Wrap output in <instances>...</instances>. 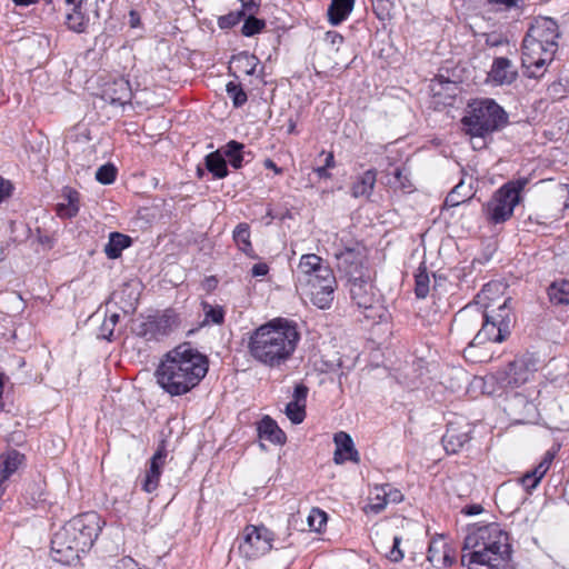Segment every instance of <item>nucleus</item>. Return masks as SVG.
Instances as JSON below:
<instances>
[{"mask_svg":"<svg viewBox=\"0 0 569 569\" xmlns=\"http://www.w3.org/2000/svg\"><path fill=\"white\" fill-rule=\"evenodd\" d=\"M23 461V455L18 451H10L0 457V472L9 478L14 473Z\"/></svg>","mask_w":569,"mask_h":569,"instance_id":"28","label":"nucleus"},{"mask_svg":"<svg viewBox=\"0 0 569 569\" xmlns=\"http://www.w3.org/2000/svg\"><path fill=\"white\" fill-rule=\"evenodd\" d=\"M9 478L6 477V475H2L0 472V498L2 497V495L4 493V490H6V481L8 480Z\"/></svg>","mask_w":569,"mask_h":569,"instance_id":"59","label":"nucleus"},{"mask_svg":"<svg viewBox=\"0 0 569 569\" xmlns=\"http://www.w3.org/2000/svg\"><path fill=\"white\" fill-rule=\"evenodd\" d=\"M167 450L162 442L150 460V467L146 472L142 488L146 492H152L158 488L161 471L166 465Z\"/></svg>","mask_w":569,"mask_h":569,"instance_id":"15","label":"nucleus"},{"mask_svg":"<svg viewBox=\"0 0 569 569\" xmlns=\"http://www.w3.org/2000/svg\"><path fill=\"white\" fill-rule=\"evenodd\" d=\"M259 63L254 54L248 52H240L232 57L229 69L234 72L244 73L247 76L253 74Z\"/></svg>","mask_w":569,"mask_h":569,"instance_id":"22","label":"nucleus"},{"mask_svg":"<svg viewBox=\"0 0 569 569\" xmlns=\"http://www.w3.org/2000/svg\"><path fill=\"white\" fill-rule=\"evenodd\" d=\"M273 533L264 526H247L238 546L240 556L254 560L271 550Z\"/></svg>","mask_w":569,"mask_h":569,"instance_id":"8","label":"nucleus"},{"mask_svg":"<svg viewBox=\"0 0 569 569\" xmlns=\"http://www.w3.org/2000/svg\"><path fill=\"white\" fill-rule=\"evenodd\" d=\"M117 169L113 164L101 166L96 172V179L103 184L112 183L116 179Z\"/></svg>","mask_w":569,"mask_h":569,"instance_id":"38","label":"nucleus"},{"mask_svg":"<svg viewBox=\"0 0 569 569\" xmlns=\"http://www.w3.org/2000/svg\"><path fill=\"white\" fill-rule=\"evenodd\" d=\"M550 462H551L550 458L543 459V461H541L539 463V466L532 471V473H527L523 477V479H522L523 483L535 488L539 483L541 478L545 476L547 470L549 469Z\"/></svg>","mask_w":569,"mask_h":569,"instance_id":"33","label":"nucleus"},{"mask_svg":"<svg viewBox=\"0 0 569 569\" xmlns=\"http://www.w3.org/2000/svg\"><path fill=\"white\" fill-rule=\"evenodd\" d=\"M68 27L77 32H81L86 27V18L80 11V7H74L73 11L67 16Z\"/></svg>","mask_w":569,"mask_h":569,"instance_id":"36","label":"nucleus"},{"mask_svg":"<svg viewBox=\"0 0 569 569\" xmlns=\"http://www.w3.org/2000/svg\"><path fill=\"white\" fill-rule=\"evenodd\" d=\"M528 182V178H519L498 189L485 208L487 219L493 223L508 220L512 216L515 207L520 202V192Z\"/></svg>","mask_w":569,"mask_h":569,"instance_id":"7","label":"nucleus"},{"mask_svg":"<svg viewBox=\"0 0 569 569\" xmlns=\"http://www.w3.org/2000/svg\"><path fill=\"white\" fill-rule=\"evenodd\" d=\"M429 276L426 272H419L416 276L415 292L418 298H426L429 292Z\"/></svg>","mask_w":569,"mask_h":569,"instance_id":"40","label":"nucleus"},{"mask_svg":"<svg viewBox=\"0 0 569 569\" xmlns=\"http://www.w3.org/2000/svg\"><path fill=\"white\" fill-rule=\"evenodd\" d=\"M206 166L217 178H224L228 173L226 160L219 151L206 157Z\"/></svg>","mask_w":569,"mask_h":569,"instance_id":"29","label":"nucleus"},{"mask_svg":"<svg viewBox=\"0 0 569 569\" xmlns=\"http://www.w3.org/2000/svg\"><path fill=\"white\" fill-rule=\"evenodd\" d=\"M208 371L207 358L189 343L170 350L161 360L156 377L168 393L180 396L194 388Z\"/></svg>","mask_w":569,"mask_h":569,"instance_id":"3","label":"nucleus"},{"mask_svg":"<svg viewBox=\"0 0 569 569\" xmlns=\"http://www.w3.org/2000/svg\"><path fill=\"white\" fill-rule=\"evenodd\" d=\"M258 432L261 439L268 440L274 445H283L286 442L284 432L278 427L277 422L269 416L262 418L258 425Z\"/></svg>","mask_w":569,"mask_h":569,"instance_id":"20","label":"nucleus"},{"mask_svg":"<svg viewBox=\"0 0 569 569\" xmlns=\"http://www.w3.org/2000/svg\"><path fill=\"white\" fill-rule=\"evenodd\" d=\"M473 196L471 178L469 181L466 179H461V181L452 189V191L447 196L445 206L446 207H457L460 203L469 200Z\"/></svg>","mask_w":569,"mask_h":569,"instance_id":"23","label":"nucleus"},{"mask_svg":"<svg viewBox=\"0 0 569 569\" xmlns=\"http://www.w3.org/2000/svg\"><path fill=\"white\" fill-rule=\"evenodd\" d=\"M38 0H13V2L17 4V6H29V4H32L34 2H37Z\"/></svg>","mask_w":569,"mask_h":569,"instance_id":"61","label":"nucleus"},{"mask_svg":"<svg viewBox=\"0 0 569 569\" xmlns=\"http://www.w3.org/2000/svg\"><path fill=\"white\" fill-rule=\"evenodd\" d=\"M328 168L326 167H318L315 169L316 173L320 177V178H330V173L327 171Z\"/></svg>","mask_w":569,"mask_h":569,"instance_id":"56","label":"nucleus"},{"mask_svg":"<svg viewBox=\"0 0 569 569\" xmlns=\"http://www.w3.org/2000/svg\"><path fill=\"white\" fill-rule=\"evenodd\" d=\"M510 302L506 283L491 281L483 286L473 303L459 310L455 317L457 328L468 330L481 325L463 351L467 360L487 362L498 352V345L510 335L513 316Z\"/></svg>","mask_w":569,"mask_h":569,"instance_id":"1","label":"nucleus"},{"mask_svg":"<svg viewBox=\"0 0 569 569\" xmlns=\"http://www.w3.org/2000/svg\"><path fill=\"white\" fill-rule=\"evenodd\" d=\"M69 4H73L74 7H81L84 0H66Z\"/></svg>","mask_w":569,"mask_h":569,"instance_id":"63","label":"nucleus"},{"mask_svg":"<svg viewBox=\"0 0 569 569\" xmlns=\"http://www.w3.org/2000/svg\"><path fill=\"white\" fill-rule=\"evenodd\" d=\"M242 6V11L246 14H254L259 7L260 0H239Z\"/></svg>","mask_w":569,"mask_h":569,"instance_id":"52","label":"nucleus"},{"mask_svg":"<svg viewBox=\"0 0 569 569\" xmlns=\"http://www.w3.org/2000/svg\"><path fill=\"white\" fill-rule=\"evenodd\" d=\"M297 284L307 289L311 302L319 309H328L337 288L331 268L315 253L302 254L295 270Z\"/></svg>","mask_w":569,"mask_h":569,"instance_id":"5","label":"nucleus"},{"mask_svg":"<svg viewBox=\"0 0 569 569\" xmlns=\"http://www.w3.org/2000/svg\"><path fill=\"white\" fill-rule=\"evenodd\" d=\"M333 441L336 443L333 458L336 463H343L346 460L359 461V453L355 449L353 441L348 433L343 431L336 433Z\"/></svg>","mask_w":569,"mask_h":569,"instance_id":"17","label":"nucleus"},{"mask_svg":"<svg viewBox=\"0 0 569 569\" xmlns=\"http://www.w3.org/2000/svg\"><path fill=\"white\" fill-rule=\"evenodd\" d=\"M548 296L553 305H569V281L562 279L552 282Z\"/></svg>","mask_w":569,"mask_h":569,"instance_id":"27","label":"nucleus"},{"mask_svg":"<svg viewBox=\"0 0 569 569\" xmlns=\"http://www.w3.org/2000/svg\"><path fill=\"white\" fill-rule=\"evenodd\" d=\"M510 557L509 536L499 525L469 528L461 556V565L466 569H505Z\"/></svg>","mask_w":569,"mask_h":569,"instance_id":"2","label":"nucleus"},{"mask_svg":"<svg viewBox=\"0 0 569 569\" xmlns=\"http://www.w3.org/2000/svg\"><path fill=\"white\" fill-rule=\"evenodd\" d=\"M400 542H401V539L399 537H395L393 546H392L391 550L387 553L388 559H390L393 562H399L400 560L403 559V552L399 548Z\"/></svg>","mask_w":569,"mask_h":569,"instance_id":"47","label":"nucleus"},{"mask_svg":"<svg viewBox=\"0 0 569 569\" xmlns=\"http://www.w3.org/2000/svg\"><path fill=\"white\" fill-rule=\"evenodd\" d=\"M66 202L58 204V213L63 218L74 217L79 211V193L72 189H66L63 192Z\"/></svg>","mask_w":569,"mask_h":569,"instance_id":"26","label":"nucleus"},{"mask_svg":"<svg viewBox=\"0 0 569 569\" xmlns=\"http://www.w3.org/2000/svg\"><path fill=\"white\" fill-rule=\"evenodd\" d=\"M350 296L353 302L362 309H371L377 302V296L369 278L351 277Z\"/></svg>","mask_w":569,"mask_h":569,"instance_id":"13","label":"nucleus"},{"mask_svg":"<svg viewBox=\"0 0 569 569\" xmlns=\"http://www.w3.org/2000/svg\"><path fill=\"white\" fill-rule=\"evenodd\" d=\"M506 121V113L493 100H479L469 104L468 114L463 117L462 124L467 133L473 137L497 130Z\"/></svg>","mask_w":569,"mask_h":569,"instance_id":"6","label":"nucleus"},{"mask_svg":"<svg viewBox=\"0 0 569 569\" xmlns=\"http://www.w3.org/2000/svg\"><path fill=\"white\" fill-rule=\"evenodd\" d=\"M131 88L129 81L121 78L110 83L103 91V98L110 103L126 104L131 100Z\"/></svg>","mask_w":569,"mask_h":569,"instance_id":"18","label":"nucleus"},{"mask_svg":"<svg viewBox=\"0 0 569 569\" xmlns=\"http://www.w3.org/2000/svg\"><path fill=\"white\" fill-rule=\"evenodd\" d=\"M553 197L556 200L562 201L560 211L569 208V186L558 184L553 190Z\"/></svg>","mask_w":569,"mask_h":569,"instance_id":"43","label":"nucleus"},{"mask_svg":"<svg viewBox=\"0 0 569 569\" xmlns=\"http://www.w3.org/2000/svg\"><path fill=\"white\" fill-rule=\"evenodd\" d=\"M490 3L502 4L506 8H511L517 4L519 0H488Z\"/></svg>","mask_w":569,"mask_h":569,"instance_id":"54","label":"nucleus"},{"mask_svg":"<svg viewBox=\"0 0 569 569\" xmlns=\"http://www.w3.org/2000/svg\"><path fill=\"white\" fill-rule=\"evenodd\" d=\"M286 415L292 423H301L306 418V405L290 401L286 406Z\"/></svg>","mask_w":569,"mask_h":569,"instance_id":"35","label":"nucleus"},{"mask_svg":"<svg viewBox=\"0 0 569 569\" xmlns=\"http://www.w3.org/2000/svg\"><path fill=\"white\" fill-rule=\"evenodd\" d=\"M521 405H523V411L526 413L531 412L533 409L532 402L527 401L521 395L515 396V398L511 400L510 409L513 410Z\"/></svg>","mask_w":569,"mask_h":569,"instance_id":"48","label":"nucleus"},{"mask_svg":"<svg viewBox=\"0 0 569 569\" xmlns=\"http://www.w3.org/2000/svg\"><path fill=\"white\" fill-rule=\"evenodd\" d=\"M528 37L537 40L546 48L556 51L557 39L559 37L558 26L551 18H540L530 28L527 33Z\"/></svg>","mask_w":569,"mask_h":569,"instance_id":"12","label":"nucleus"},{"mask_svg":"<svg viewBox=\"0 0 569 569\" xmlns=\"http://www.w3.org/2000/svg\"><path fill=\"white\" fill-rule=\"evenodd\" d=\"M204 323L219 325L223 321V311L221 308H213L209 305H204Z\"/></svg>","mask_w":569,"mask_h":569,"instance_id":"41","label":"nucleus"},{"mask_svg":"<svg viewBox=\"0 0 569 569\" xmlns=\"http://www.w3.org/2000/svg\"><path fill=\"white\" fill-rule=\"evenodd\" d=\"M119 321V315L118 313H112L110 315L107 319H104L102 326H101V336L104 338V339H108L110 340L112 335H113V330H114V327L117 326Z\"/></svg>","mask_w":569,"mask_h":569,"instance_id":"42","label":"nucleus"},{"mask_svg":"<svg viewBox=\"0 0 569 569\" xmlns=\"http://www.w3.org/2000/svg\"><path fill=\"white\" fill-rule=\"evenodd\" d=\"M482 507L480 505H473L470 507H467L465 512L469 516L479 515L482 512Z\"/></svg>","mask_w":569,"mask_h":569,"instance_id":"55","label":"nucleus"},{"mask_svg":"<svg viewBox=\"0 0 569 569\" xmlns=\"http://www.w3.org/2000/svg\"><path fill=\"white\" fill-rule=\"evenodd\" d=\"M269 271V267L263 263V262H260V263H256L252 269H251V274L253 277H262V276H266Z\"/></svg>","mask_w":569,"mask_h":569,"instance_id":"53","label":"nucleus"},{"mask_svg":"<svg viewBox=\"0 0 569 569\" xmlns=\"http://www.w3.org/2000/svg\"><path fill=\"white\" fill-rule=\"evenodd\" d=\"M401 173H402V172H401V169H399V168H398V169H396V171H395V177H396L397 179H400Z\"/></svg>","mask_w":569,"mask_h":569,"instance_id":"64","label":"nucleus"},{"mask_svg":"<svg viewBox=\"0 0 569 569\" xmlns=\"http://www.w3.org/2000/svg\"><path fill=\"white\" fill-rule=\"evenodd\" d=\"M518 77V70L511 60L505 57L496 58L488 72V81L496 86L511 84Z\"/></svg>","mask_w":569,"mask_h":569,"instance_id":"14","label":"nucleus"},{"mask_svg":"<svg viewBox=\"0 0 569 569\" xmlns=\"http://www.w3.org/2000/svg\"><path fill=\"white\" fill-rule=\"evenodd\" d=\"M469 431L450 423L443 436V445L448 452L456 453L469 441Z\"/></svg>","mask_w":569,"mask_h":569,"instance_id":"19","label":"nucleus"},{"mask_svg":"<svg viewBox=\"0 0 569 569\" xmlns=\"http://www.w3.org/2000/svg\"><path fill=\"white\" fill-rule=\"evenodd\" d=\"M227 91L232 97L234 106L239 107L247 101V94L236 83L229 82Z\"/></svg>","mask_w":569,"mask_h":569,"instance_id":"44","label":"nucleus"},{"mask_svg":"<svg viewBox=\"0 0 569 569\" xmlns=\"http://www.w3.org/2000/svg\"><path fill=\"white\" fill-rule=\"evenodd\" d=\"M323 167H326V168L335 167V159H333V154L331 152L326 154V161H325Z\"/></svg>","mask_w":569,"mask_h":569,"instance_id":"57","label":"nucleus"},{"mask_svg":"<svg viewBox=\"0 0 569 569\" xmlns=\"http://www.w3.org/2000/svg\"><path fill=\"white\" fill-rule=\"evenodd\" d=\"M308 388L303 385H297L293 391V399L291 401L306 405Z\"/></svg>","mask_w":569,"mask_h":569,"instance_id":"49","label":"nucleus"},{"mask_svg":"<svg viewBox=\"0 0 569 569\" xmlns=\"http://www.w3.org/2000/svg\"><path fill=\"white\" fill-rule=\"evenodd\" d=\"M131 240L128 236L119 232H112L109 237V242L104 247V252L108 258L116 259L121 254V251L128 248Z\"/></svg>","mask_w":569,"mask_h":569,"instance_id":"25","label":"nucleus"},{"mask_svg":"<svg viewBox=\"0 0 569 569\" xmlns=\"http://www.w3.org/2000/svg\"><path fill=\"white\" fill-rule=\"evenodd\" d=\"M264 166H266V168H268V169H272L276 173H281V169H280V168H278V167L276 166V163H274L272 160H270V159H267V160L264 161Z\"/></svg>","mask_w":569,"mask_h":569,"instance_id":"58","label":"nucleus"},{"mask_svg":"<svg viewBox=\"0 0 569 569\" xmlns=\"http://www.w3.org/2000/svg\"><path fill=\"white\" fill-rule=\"evenodd\" d=\"M233 239L242 252L248 256L251 254L252 247L250 242L249 226L247 223H240L236 227L233 231Z\"/></svg>","mask_w":569,"mask_h":569,"instance_id":"30","label":"nucleus"},{"mask_svg":"<svg viewBox=\"0 0 569 569\" xmlns=\"http://www.w3.org/2000/svg\"><path fill=\"white\" fill-rule=\"evenodd\" d=\"M39 241L44 244L47 248H51L52 246V241H51V238L46 236V237H39Z\"/></svg>","mask_w":569,"mask_h":569,"instance_id":"60","label":"nucleus"},{"mask_svg":"<svg viewBox=\"0 0 569 569\" xmlns=\"http://www.w3.org/2000/svg\"><path fill=\"white\" fill-rule=\"evenodd\" d=\"M335 257L338 260L339 268L349 272V267L359 261L360 253L353 248H345L335 252Z\"/></svg>","mask_w":569,"mask_h":569,"instance_id":"31","label":"nucleus"},{"mask_svg":"<svg viewBox=\"0 0 569 569\" xmlns=\"http://www.w3.org/2000/svg\"><path fill=\"white\" fill-rule=\"evenodd\" d=\"M243 148V144L237 142V141H230L226 146L224 154L229 159V162L233 168H240L242 164V153L241 150Z\"/></svg>","mask_w":569,"mask_h":569,"instance_id":"34","label":"nucleus"},{"mask_svg":"<svg viewBox=\"0 0 569 569\" xmlns=\"http://www.w3.org/2000/svg\"><path fill=\"white\" fill-rule=\"evenodd\" d=\"M243 16H246L243 11L231 12L229 14L222 16L219 18V27L222 29L231 28L237 24Z\"/></svg>","mask_w":569,"mask_h":569,"instance_id":"45","label":"nucleus"},{"mask_svg":"<svg viewBox=\"0 0 569 569\" xmlns=\"http://www.w3.org/2000/svg\"><path fill=\"white\" fill-rule=\"evenodd\" d=\"M383 486L376 487L372 496L370 497L369 505L365 508L366 512L379 513L388 505L385 493Z\"/></svg>","mask_w":569,"mask_h":569,"instance_id":"32","label":"nucleus"},{"mask_svg":"<svg viewBox=\"0 0 569 569\" xmlns=\"http://www.w3.org/2000/svg\"><path fill=\"white\" fill-rule=\"evenodd\" d=\"M326 41L332 47V49L338 50L339 44H341L343 41V38L336 31H328L326 33Z\"/></svg>","mask_w":569,"mask_h":569,"instance_id":"50","label":"nucleus"},{"mask_svg":"<svg viewBox=\"0 0 569 569\" xmlns=\"http://www.w3.org/2000/svg\"><path fill=\"white\" fill-rule=\"evenodd\" d=\"M377 181V172L368 170L358 177L357 181L351 187V193L355 198L366 197L369 198L373 191Z\"/></svg>","mask_w":569,"mask_h":569,"instance_id":"21","label":"nucleus"},{"mask_svg":"<svg viewBox=\"0 0 569 569\" xmlns=\"http://www.w3.org/2000/svg\"><path fill=\"white\" fill-rule=\"evenodd\" d=\"M555 52L526 36L522 44V67L528 77H541L546 71V66L552 61Z\"/></svg>","mask_w":569,"mask_h":569,"instance_id":"9","label":"nucleus"},{"mask_svg":"<svg viewBox=\"0 0 569 569\" xmlns=\"http://www.w3.org/2000/svg\"><path fill=\"white\" fill-rule=\"evenodd\" d=\"M428 560L437 567H449L455 561V551L442 537L435 538L428 549Z\"/></svg>","mask_w":569,"mask_h":569,"instance_id":"16","label":"nucleus"},{"mask_svg":"<svg viewBox=\"0 0 569 569\" xmlns=\"http://www.w3.org/2000/svg\"><path fill=\"white\" fill-rule=\"evenodd\" d=\"M12 189L11 182L0 176V202L11 196Z\"/></svg>","mask_w":569,"mask_h":569,"instance_id":"51","label":"nucleus"},{"mask_svg":"<svg viewBox=\"0 0 569 569\" xmlns=\"http://www.w3.org/2000/svg\"><path fill=\"white\" fill-rule=\"evenodd\" d=\"M82 552L88 551L94 543L104 523L97 512H87L67 522Z\"/></svg>","mask_w":569,"mask_h":569,"instance_id":"10","label":"nucleus"},{"mask_svg":"<svg viewBox=\"0 0 569 569\" xmlns=\"http://www.w3.org/2000/svg\"><path fill=\"white\" fill-rule=\"evenodd\" d=\"M561 84L560 83H552L551 87L549 88L550 92L552 93H558L559 92V89H560Z\"/></svg>","mask_w":569,"mask_h":569,"instance_id":"62","label":"nucleus"},{"mask_svg":"<svg viewBox=\"0 0 569 569\" xmlns=\"http://www.w3.org/2000/svg\"><path fill=\"white\" fill-rule=\"evenodd\" d=\"M327 522V515L320 509H312L308 516V526L313 531H321Z\"/></svg>","mask_w":569,"mask_h":569,"instance_id":"39","label":"nucleus"},{"mask_svg":"<svg viewBox=\"0 0 569 569\" xmlns=\"http://www.w3.org/2000/svg\"><path fill=\"white\" fill-rule=\"evenodd\" d=\"M66 523L58 530L51 540V555L52 558L61 563L70 565L78 560L82 549L78 546L74 533Z\"/></svg>","mask_w":569,"mask_h":569,"instance_id":"11","label":"nucleus"},{"mask_svg":"<svg viewBox=\"0 0 569 569\" xmlns=\"http://www.w3.org/2000/svg\"><path fill=\"white\" fill-rule=\"evenodd\" d=\"M383 489H386L383 495L386 496L388 503H398L402 501L403 496L398 489L392 488L390 485H383Z\"/></svg>","mask_w":569,"mask_h":569,"instance_id":"46","label":"nucleus"},{"mask_svg":"<svg viewBox=\"0 0 569 569\" xmlns=\"http://www.w3.org/2000/svg\"><path fill=\"white\" fill-rule=\"evenodd\" d=\"M355 0H332L329 9L328 17L332 24H338L347 18L353 8Z\"/></svg>","mask_w":569,"mask_h":569,"instance_id":"24","label":"nucleus"},{"mask_svg":"<svg viewBox=\"0 0 569 569\" xmlns=\"http://www.w3.org/2000/svg\"><path fill=\"white\" fill-rule=\"evenodd\" d=\"M299 333L296 326L277 319L260 326L249 338L250 356L268 368H280L293 355Z\"/></svg>","mask_w":569,"mask_h":569,"instance_id":"4","label":"nucleus"},{"mask_svg":"<svg viewBox=\"0 0 569 569\" xmlns=\"http://www.w3.org/2000/svg\"><path fill=\"white\" fill-rule=\"evenodd\" d=\"M266 27V22L263 20L257 19L253 14H248L246 19L241 32L246 37L254 36L260 32Z\"/></svg>","mask_w":569,"mask_h":569,"instance_id":"37","label":"nucleus"}]
</instances>
